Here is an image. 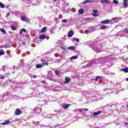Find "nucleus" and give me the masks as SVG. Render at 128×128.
Listing matches in <instances>:
<instances>
[{"instance_id": "obj_24", "label": "nucleus", "mask_w": 128, "mask_h": 128, "mask_svg": "<svg viewBox=\"0 0 128 128\" xmlns=\"http://www.w3.org/2000/svg\"><path fill=\"white\" fill-rule=\"evenodd\" d=\"M101 30H106V26L102 25L100 26Z\"/></svg>"}, {"instance_id": "obj_29", "label": "nucleus", "mask_w": 128, "mask_h": 128, "mask_svg": "<svg viewBox=\"0 0 128 128\" xmlns=\"http://www.w3.org/2000/svg\"><path fill=\"white\" fill-rule=\"evenodd\" d=\"M73 40H74V41L76 42H80V39H78V38H74L73 39Z\"/></svg>"}, {"instance_id": "obj_15", "label": "nucleus", "mask_w": 128, "mask_h": 128, "mask_svg": "<svg viewBox=\"0 0 128 128\" xmlns=\"http://www.w3.org/2000/svg\"><path fill=\"white\" fill-rule=\"evenodd\" d=\"M22 32H26V28H22V30H20V34H22Z\"/></svg>"}, {"instance_id": "obj_35", "label": "nucleus", "mask_w": 128, "mask_h": 128, "mask_svg": "<svg viewBox=\"0 0 128 128\" xmlns=\"http://www.w3.org/2000/svg\"><path fill=\"white\" fill-rule=\"evenodd\" d=\"M44 88L46 90H50V86H45Z\"/></svg>"}, {"instance_id": "obj_37", "label": "nucleus", "mask_w": 128, "mask_h": 128, "mask_svg": "<svg viewBox=\"0 0 128 128\" xmlns=\"http://www.w3.org/2000/svg\"><path fill=\"white\" fill-rule=\"evenodd\" d=\"M10 12H8L6 14V16H10Z\"/></svg>"}, {"instance_id": "obj_2", "label": "nucleus", "mask_w": 128, "mask_h": 128, "mask_svg": "<svg viewBox=\"0 0 128 128\" xmlns=\"http://www.w3.org/2000/svg\"><path fill=\"white\" fill-rule=\"evenodd\" d=\"M110 22V21L108 20H104L100 22V24H108Z\"/></svg>"}, {"instance_id": "obj_41", "label": "nucleus", "mask_w": 128, "mask_h": 128, "mask_svg": "<svg viewBox=\"0 0 128 128\" xmlns=\"http://www.w3.org/2000/svg\"><path fill=\"white\" fill-rule=\"evenodd\" d=\"M90 20V18H86V20Z\"/></svg>"}, {"instance_id": "obj_40", "label": "nucleus", "mask_w": 128, "mask_h": 128, "mask_svg": "<svg viewBox=\"0 0 128 128\" xmlns=\"http://www.w3.org/2000/svg\"><path fill=\"white\" fill-rule=\"evenodd\" d=\"M1 80H4V76H2V77H0Z\"/></svg>"}, {"instance_id": "obj_17", "label": "nucleus", "mask_w": 128, "mask_h": 128, "mask_svg": "<svg viewBox=\"0 0 128 128\" xmlns=\"http://www.w3.org/2000/svg\"><path fill=\"white\" fill-rule=\"evenodd\" d=\"M78 58V56H72L70 58V60H76Z\"/></svg>"}, {"instance_id": "obj_6", "label": "nucleus", "mask_w": 128, "mask_h": 128, "mask_svg": "<svg viewBox=\"0 0 128 128\" xmlns=\"http://www.w3.org/2000/svg\"><path fill=\"white\" fill-rule=\"evenodd\" d=\"M69 106H70V104H66L62 105V108H64V110L66 108H68Z\"/></svg>"}, {"instance_id": "obj_52", "label": "nucleus", "mask_w": 128, "mask_h": 128, "mask_svg": "<svg viewBox=\"0 0 128 128\" xmlns=\"http://www.w3.org/2000/svg\"><path fill=\"white\" fill-rule=\"evenodd\" d=\"M28 0V2H29V0Z\"/></svg>"}, {"instance_id": "obj_14", "label": "nucleus", "mask_w": 128, "mask_h": 128, "mask_svg": "<svg viewBox=\"0 0 128 128\" xmlns=\"http://www.w3.org/2000/svg\"><path fill=\"white\" fill-rule=\"evenodd\" d=\"M48 30V29L46 28V26L44 27L40 30V32H46Z\"/></svg>"}, {"instance_id": "obj_26", "label": "nucleus", "mask_w": 128, "mask_h": 128, "mask_svg": "<svg viewBox=\"0 0 128 128\" xmlns=\"http://www.w3.org/2000/svg\"><path fill=\"white\" fill-rule=\"evenodd\" d=\"M102 78V76H96L95 79V80H96V82H98V80H99V78Z\"/></svg>"}, {"instance_id": "obj_43", "label": "nucleus", "mask_w": 128, "mask_h": 128, "mask_svg": "<svg viewBox=\"0 0 128 128\" xmlns=\"http://www.w3.org/2000/svg\"><path fill=\"white\" fill-rule=\"evenodd\" d=\"M41 62H44V59H42Z\"/></svg>"}, {"instance_id": "obj_22", "label": "nucleus", "mask_w": 128, "mask_h": 128, "mask_svg": "<svg viewBox=\"0 0 128 128\" xmlns=\"http://www.w3.org/2000/svg\"><path fill=\"white\" fill-rule=\"evenodd\" d=\"M46 80H50L51 82H56V80L53 79V78H48V77L46 78Z\"/></svg>"}, {"instance_id": "obj_9", "label": "nucleus", "mask_w": 128, "mask_h": 128, "mask_svg": "<svg viewBox=\"0 0 128 128\" xmlns=\"http://www.w3.org/2000/svg\"><path fill=\"white\" fill-rule=\"evenodd\" d=\"M70 82V78L68 77H66L65 78V82H64V84H68Z\"/></svg>"}, {"instance_id": "obj_13", "label": "nucleus", "mask_w": 128, "mask_h": 128, "mask_svg": "<svg viewBox=\"0 0 128 128\" xmlns=\"http://www.w3.org/2000/svg\"><path fill=\"white\" fill-rule=\"evenodd\" d=\"M100 2L102 4H110V1L108 0H100Z\"/></svg>"}, {"instance_id": "obj_38", "label": "nucleus", "mask_w": 128, "mask_h": 128, "mask_svg": "<svg viewBox=\"0 0 128 128\" xmlns=\"http://www.w3.org/2000/svg\"><path fill=\"white\" fill-rule=\"evenodd\" d=\"M118 18H112V20H118Z\"/></svg>"}, {"instance_id": "obj_34", "label": "nucleus", "mask_w": 128, "mask_h": 128, "mask_svg": "<svg viewBox=\"0 0 128 128\" xmlns=\"http://www.w3.org/2000/svg\"><path fill=\"white\" fill-rule=\"evenodd\" d=\"M88 32H89L88 30H86L84 32V34H88Z\"/></svg>"}, {"instance_id": "obj_19", "label": "nucleus", "mask_w": 128, "mask_h": 128, "mask_svg": "<svg viewBox=\"0 0 128 128\" xmlns=\"http://www.w3.org/2000/svg\"><path fill=\"white\" fill-rule=\"evenodd\" d=\"M26 18V17L24 16H22L20 18V20H22V22H25Z\"/></svg>"}, {"instance_id": "obj_42", "label": "nucleus", "mask_w": 128, "mask_h": 128, "mask_svg": "<svg viewBox=\"0 0 128 128\" xmlns=\"http://www.w3.org/2000/svg\"><path fill=\"white\" fill-rule=\"evenodd\" d=\"M46 64H45V62H44V63H42V64H41L42 66H44Z\"/></svg>"}, {"instance_id": "obj_32", "label": "nucleus", "mask_w": 128, "mask_h": 128, "mask_svg": "<svg viewBox=\"0 0 128 128\" xmlns=\"http://www.w3.org/2000/svg\"><path fill=\"white\" fill-rule=\"evenodd\" d=\"M124 34H128V29H125V30H124Z\"/></svg>"}, {"instance_id": "obj_5", "label": "nucleus", "mask_w": 128, "mask_h": 128, "mask_svg": "<svg viewBox=\"0 0 128 128\" xmlns=\"http://www.w3.org/2000/svg\"><path fill=\"white\" fill-rule=\"evenodd\" d=\"M72 36H74V31L72 30L70 31L68 34V38H72Z\"/></svg>"}, {"instance_id": "obj_48", "label": "nucleus", "mask_w": 128, "mask_h": 128, "mask_svg": "<svg viewBox=\"0 0 128 128\" xmlns=\"http://www.w3.org/2000/svg\"><path fill=\"white\" fill-rule=\"evenodd\" d=\"M53 2H58V0H53Z\"/></svg>"}, {"instance_id": "obj_1", "label": "nucleus", "mask_w": 128, "mask_h": 128, "mask_svg": "<svg viewBox=\"0 0 128 128\" xmlns=\"http://www.w3.org/2000/svg\"><path fill=\"white\" fill-rule=\"evenodd\" d=\"M14 114L16 116H20V114H22V112L19 108H16L15 110Z\"/></svg>"}, {"instance_id": "obj_12", "label": "nucleus", "mask_w": 128, "mask_h": 128, "mask_svg": "<svg viewBox=\"0 0 128 128\" xmlns=\"http://www.w3.org/2000/svg\"><path fill=\"white\" fill-rule=\"evenodd\" d=\"M68 50H76V47L74 46H70L68 48Z\"/></svg>"}, {"instance_id": "obj_18", "label": "nucleus", "mask_w": 128, "mask_h": 128, "mask_svg": "<svg viewBox=\"0 0 128 128\" xmlns=\"http://www.w3.org/2000/svg\"><path fill=\"white\" fill-rule=\"evenodd\" d=\"M0 7L1 8H6V5L4 4L2 2H0Z\"/></svg>"}, {"instance_id": "obj_36", "label": "nucleus", "mask_w": 128, "mask_h": 128, "mask_svg": "<svg viewBox=\"0 0 128 128\" xmlns=\"http://www.w3.org/2000/svg\"><path fill=\"white\" fill-rule=\"evenodd\" d=\"M93 12H94V14H96V12H98V11H97V10H93Z\"/></svg>"}, {"instance_id": "obj_28", "label": "nucleus", "mask_w": 128, "mask_h": 128, "mask_svg": "<svg viewBox=\"0 0 128 128\" xmlns=\"http://www.w3.org/2000/svg\"><path fill=\"white\" fill-rule=\"evenodd\" d=\"M25 22H30V18H28L26 17V18L25 19Z\"/></svg>"}, {"instance_id": "obj_7", "label": "nucleus", "mask_w": 128, "mask_h": 128, "mask_svg": "<svg viewBox=\"0 0 128 128\" xmlns=\"http://www.w3.org/2000/svg\"><path fill=\"white\" fill-rule=\"evenodd\" d=\"M102 112L101 110L98 111L97 112H94L93 114V116H98V114H102Z\"/></svg>"}, {"instance_id": "obj_4", "label": "nucleus", "mask_w": 128, "mask_h": 128, "mask_svg": "<svg viewBox=\"0 0 128 128\" xmlns=\"http://www.w3.org/2000/svg\"><path fill=\"white\" fill-rule=\"evenodd\" d=\"M94 2V1L92 0H86L84 1V2H83V4H90V2Z\"/></svg>"}, {"instance_id": "obj_47", "label": "nucleus", "mask_w": 128, "mask_h": 128, "mask_svg": "<svg viewBox=\"0 0 128 128\" xmlns=\"http://www.w3.org/2000/svg\"><path fill=\"white\" fill-rule=\"evenodd\" d=\"M91 80H92V81L94 80V78H92L91 79Z\"/></svg>"}, {"instance_id": "obj_25", "label": "nucleus", "mask_w": 128, "mask_h": 128, "mask_svg": "<svg viewBox=\"0 0 128 128\" xmlns=\"http://www.w3.org/2000/svg\"><path fill=\"white\" fill-rule=\"evenodd\" d=\"M4 52L2 50H0V56H4Z\"/></svg>"}, {"instance_id": "obj_16", "label": "nucleus", "mask_w": 128, "mask_h": 128, "mask_svg": "<svg viewBox=\"0 0 128 128\" xmlns=\"http://www.w3.org/2000/svg\"><path fill=\"white\" fill-rule=\"evenodd\" d=\"M121 70L125 73L128 72V68H121Z\"/></svg>"}, {"instance_id": "obj_30", "label": "nucleus", "mask_w": 128, "mask_h": 128, "mask_svg": "<svg viewBox=\"0 0 128 128\" xmlns=\"http://www.w3.org/2000/svg\"><path fill=\"white\" fill-rule=\"evenodd\" d=\"M113 4H118V1L116 0H114Z\"/></svg>"}, {"instance_id": "obj_39", "label": "nucleus", "mask_w": 128, "mask_h": 128, "mask_svg": "<svg viewBox=\"0 0 128 128\" xmlns=\"http://www.w3.org/2000/svg\"><path fill=\"white\" fill-rule=\"evenodd\" d=\"M33 78H36V75H34V76H33Z\"/></svg>"}, {"instance_id": "obj_21", "label": "nucleus", "mask_w": 128, "mask_h": 128, "mask_svg": "<svg viewBox=\"0 0 128 128\" xmlns=\"http://www.w3.org/2000/svg\"><path fill=\"white\" fill-rule=\"evenodd\" d=\"M36 68H42V64H36Z\"/></svg>"}, {"instance_id": "obj_8", "label": "nucleus", "mask_w": 128, "mask_h": 128, "mask_svg": "<svg viewBox=\"0 0 128 128\" xmlns=\"http://www.w3.org/2000/svg\"><path fill=\"white\" fill-rule=\"evenodd\" d=\"M10 122L9 120H4V122L1 124H2V126H6V124H10Z\"/></svg>"}, {"instance_id": "obj_23", "label": "nucleus", "mask_w": 128, "mask_h": 128, "mask_svg": "<svg viewBox=\"0 0 128 128\" xmlns=\"http://www.w3.org/2000/svg\"><path fill=\"white\" fill-rule=\"evenodd\" d=\"M0 32H3V34H6V30L4 28L0 29Z\"/></svg>"}, {"instance_id": "obj_20", "label": "nucleus", "mask_w": 128, "mask_h": 128, "mask_svg": "<svg viewBox=\"0 0 128 128\" xmlns=\"http://www.w3.org/2000/svg\"><path fill=\"white\" fill-rule=\"evenodd\" d=\"M10 28L12 30H16V28L14 25H12L10 26Z\"/></svg>"}, {"instance_id": "obj_33", "label": "nucleus", "mask_w": 128, "mask_h": 128, "mask_svg": "<svg viewBox=\"0 0 128 128\" xmlns=\"http://www.w3.org/2000/svg\"><path fill=\"white\" fill-rule=\"evenodd\" d=\"M62 22H65V23L68 22V20H66V19H63L62 20Z\"/></svg>"}, {"instance_id": "obj_50", "label": "nucleus", "mask_w": 128, "mask_h": 128, "mask_svg": "<svg viewBox=\"0 0 128 128\" xmlns=\"http://www.w3.org/2000/svg\"><path fill=\"white\" fill-rule=\"evenodd\" d=\"M126 80L128 82V78H126Z\"/></svg>"}, {"instance_id": "obj_46", "label": "nucleus", "mask_w": 128, "mask_h": 128, "mask_svg": "<svg viewBox=\"0 0 128 128\" xmlns=\"http://www.w3.org/2000/svg\"><path fill=\"white\" fill-rule=\"evenodd\" d=\"M4 48H8V46H4Z\"/></svg>"}, {"instance_id": "obj_11", "label": "nucleus", "mask_w": 128, "mask_h": 128, "mask_svg": "<svg viewBox=\"0 0 128 128\" xmlns=\"http://www.w3.org/2000/svg\"><path fill=\"white\" fill-rule=\"evenodd\" d=\"M78 12L80 14H84V10L83 8H80L78 10Z\"/></svg>"}, {"instance_id": "obj_45", "label": "nucleus", "mask_w": 128, "mask_h": 128, "mask_svg": "<svg viewBox=\"0 0 128 128\" xmlns=\"http://www.w3.org/2000/svg\"><path fill=\"white\" fill-rule=\"evenodd\" d=\"M124 124L128 125V122H125Z\"/></svg>"}, {"instance_id": "obj_31", "label": "nucleus", "mask_w": 128, "mask_h": 128, "mask_svg": "<svg viewBox=\"0 0 128 128\" xmlns=\"http://www.w3.org/2000/svg\"><path fill=\"white\" fill-rule=\"evenodd\" d=\"M92 16H100L98 14H92Z\"/></svg>"}, {"instance_id": "obj_53", "label": "nucleus", "mask_w": 128, "mask_h": 128, "mask_svg": "<svg viewBox=\"0 0 128 128\" xmlns=\"http://www.w3.org/2000/svg\"><path fill=\"white\" fill-rule=\"evenodd\" d=\"M127 108H128V105H127Z\"/></svg>"}, {"instance_id": "obj_3", "label": "nucleus", "mask_w": 128, "mask_h": 128, "mask_svg": "<svg viewBox=\"0 0 128 128\" xmlns=\"http://www.w3.org/2000/svg\"><path fill=\"white\" fill-rule=\"evenodd\" d=\"M39 38L40 40H46V34H42L39 36Z\"/></svg>"}, {"instance_id": "obj_51", "label": "nucleus", "mask_w": 128, "mask_h": 128, "mask_svg": "<svg viewBox=\"0 0 128 128\" xmlns=\"http://www.w3.org/2000/svg\"><path fill=\"white\" fill-rule=\"evenodd\" d=\"M85 110H88V109H86Z\"/></svg>"}, {"instance_id": "obj_49", "label": "nucleus", "mask_w": 128, "mask_h": 128, "mask_svg": "<svg viewBox=\"0 0 128 128\" xmlns=\"http://www.w3.org/2000/svg\"><path fill=\"white\" fill-rule=\"evenodd\" d=\"M41 82H42V83L46 82V81L42 80V81Z\"/></svg>"}, {"instance_id": "obj_44", "label": "nucleus", "mask_w": 128, "mask_h": 128, "mask_svg": "<svg viewBox=\"0 0 128 128\" xmlns=\"http://www.w3.org/2000/svg\"><path fill=\"white\" fill-rule=\"evenodd\" d=\"M45 64L46 66H48V62H45Z\"/></svg>"}, {"instance_id": "obj_10", "label": "nucleus", "mask_w": 128, "mask_h": 128, "mask_svg": "<svg viewBox=\"0 0 128 128\" xmlns=\"http://www.w3.org/2000/svg\"><path fill=\"white\" fill-rule=\"evenodd\" d=\"M128 0H124L123 2V6H125V8H128Z\"/></svg>"}, {"instance_id": "obj_27", "label": "nucleus", "mask_w": 128, "mask_h": 128, "mask_svg": "<svg viewBox=\"0 0 128 128\" xmlns=\"http://www.w3.org/2000/svg\"><path fill=\"white\" fill-rule=\"evenodd\" d=\"M54 72L56 76H58L60 74V71H58V70H55Z\"/></svg>"}]
</instances>
